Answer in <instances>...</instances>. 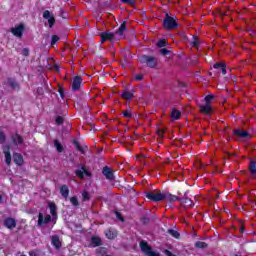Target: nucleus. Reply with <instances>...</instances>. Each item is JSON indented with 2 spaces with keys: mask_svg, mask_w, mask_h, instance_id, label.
I'll return each instance as SVG.
<instances>
[{
  "mask_svg": "<svg viewBox=\"0 0 256 256\" xmlns=\"http://www.w3.org/2000/svg\"><path fill=\"white\" fill-rule=\"evenodd\" d=\"M214 98L215 96L213 95L205 97V104L200 105L201 113H204V115H211L213 113V107H211V101H213Z\"/></svg>",
  "mask_w": 256,
  "mask_h": 256,
  "instance_id": "7ed1b4c3",
  "label": "nucleus"
},
{
  "mask_svg": "<svg viewBox=\"0 0 256 256\" xmlns=\"http://www.w3.org/2000/svg\"><path fill=\"white\" fill-rule=\"evenodd\" d=\"M56 123H57V125H61V123H63V117L58 116V117L56 118Z\"/></svg>",
  "mask_w": 256,
  "mask_h": 256,
  "instance_id": "4c0bfd02",
  "label": "nucleus"
},
{
  "mask_svg": "<svg viewBox=\"0 0 256 256\" xmlns=\"http://www.w3.org/2000/svg\"><path fill=\"white\" fill-rule=\"evenodd\" d=\"M122 3H128L129 5H133L135 3V0H121Z\"/></svg>",
  "mask_w": 256,
  "mask_h": 256,
  "instance_id": "a19ab883",
  "label": "nucleus"
},
{
  "mask_svg": "<svg viewBox=\"0 0 256 256\" xmlns=\"http://www.w3.org/2000/svg\"><path fill=\"white\" fill-rule=\"evenodd\" d=\"M182 203L185 205V207H193V200L189 198H183Z\"/></svg>",
  "mask_w": 256,
  "mask_h": 256,
  "instance_id": "bb28decb",
  "label": "nucleus"
},
{
  "mask_svg": "<svg viewBox=\"0 0 256 256\" xmlns=\"http://www.w3.org/2000/svg\"><path fill=\"white\" fill-rule=\"evenodd\" d=\"M91 243V247H99V245H101V238L99 236H93Z\"/></svg>",
  "mask_w": 256,
  "mask_h": 256,
  "instance_id": "a211bd4d",
  "label": "nucleus"
},
{
  "mask_svg": "<svg viewBox=\"0 0 256 256\" xmlns=\"http://www.w3.org/2000/svg\"><path fill=\"white\" fill-rule=\"evenodd\" d=\"M165 254L167 255V256H175L173 253H171V251H169V250H166L165 251Z\"/></svg>",
  "mask_w": 256,
  "mask_h": 256,
  "instance_id": "de8ad7c7",
  "label": "nucleus"
},
{
  "mask_svg": "<svg viewBox=\"0 0 256 256\" xmlns=\"http://www.w3.org/2000/svg\"><path fill=\"white\" fill-rule=\"evenodd\" d=\"M192 47H198L199 46V39L194 38V40L191 42Z\"/></svg>",
  "mask_w": 256,
  "mask_h": 256,
  "instance_id": "72a5a7b5",
  "label": "nucleus"
},
{
  "mask_svg": "<svg viewBox=\"0 0 256 256\" xmlns=\"http://www.w3.org/2000/svg\"><path fill=\"white\" fill-rule=\"evenodd\" d=\"M167 195H168L170 201H177V199H178L176 196H171V194L167 193ZM168 197L166 199H168Z\"/></svg>",
  "mask_w": 256,
  "mask_h": 256,
  "instance_id": "ea45409f",
  "label": "nucleus"
},
{
  "mask_svg": "<svg viewBox=\"0 0 256 256\" xmlns=\"http://www.w3.org/2000/svg\"><path fill=\"white\" fill-rule=\"evenodd\" d=\"M22 55H24V57H27L29 55V49L28 48H24L22 50Z\"/></svg>",
  "mask_w": 256,
  "mask_h": 256,
  "instance_id": "e433bc0d",
  "label": "nucleus"
},
{
  "mask_svg": "<svg viewBox=\"0 0 256 256\" xmlns=\"http://www.w3.org/2000/svg\"><path fill=\"white\" fill-rule=\"evenodd\" d=\"M4 225H5V227H7L8 229H15L17 223L15 222V219H13V218H7V219L4 221Z\"/></svg>",
  "mask_w": 256,
  "mask_h": 256,
  "instance_id": "ddd939ff",
  "label": "nucleus"
},
{
  "mask_svg": "<svg viewBox=\"0 0 256 256\" xmlns=\"http://www.w3.org/2000/svg\"><path fill=\"white\" fill-rule=\"evenodd\" d=\"M170 116L172 117V119L177 120V119H179L181 117V111L173 108Z\"/></svg>",
  "mask_w": 256,
  "mask_h": 256,
  "instance_id": "5701e85b",
  "label": "nucleus"
},
{
  "mask_svg": "<svg viewBox=\"0 0 256 256\" xmlns=\"http://www.w3.org/2000/svg\"><path fill=\"white\" fill-rule=\"evenodd\" d=\"M12 140L13 143H15L16 145H21V143H23V138L19 136V134H15L14 136H12Z\"/></svg>",
  "mask_w": 256,
  "mask_h": 256,
  "instance_id": "b1692460",
  "label": "nucleus"
},
{
  "mask_svg": "<svg viewBox=\"0 0 256 256\" xmlns=\"http://www.w3.org/2000/svg\"><path fill=\"white\" fill-rule=\"evenodd\" d=\"M76 175L80 179H83L85 177V175L89 176L91 174H89V172H87V170L84 167H82L81 169L76 170Z\"/></svg>",
  "mask_w": 256,
  "mask_h": 256,
  "instance_id": "dca6fc26",
  "label": "nucleus"
},
{
  "mask_svg": "<svg viewBox=\"0 0 256 256\" xmlns=\"http://www.w3.org/2000/svg\"><path fill=\"white\" fill-rule=\"evenodd\" d=\"M105 235H106L107 239H115V237H117V232H115L113 230H107L105 232Z\"/></svg>",
  "mask_w": 256,
  "mask_h": 256,
  "instance_id": "393cba45",
  "label": "nucleus"
},
{
  "mask_svg": "<svg viewBox=\"0 0 256 256\" xmlns=\"http://www.w3.org/2000/svg\"><path fill=\"white\" fill-rule=\"evenodd\" d=\"M195 247H198V249H205V247H207V244L205 242L198 241L195 243Z\"/></svg>",
  "mask_w": 256,
  "mask_h": 256,
  "instance_id": "c756f323",
  "label": "nucleus"
},
{
  "mask_svg": "<svg viewBox=\"0 0 256 256\" xmlns=\"http://www.w3.org/2000/svg\"><path fill=\"white\" fill-rule=\"evenodd\" d=\"M23 31H25V26H23V24L15 26L11 29V33L14 35V37H23Z\"/></svg>",
  "mask_w": 256,
  "mask_h": 256,
  "instance_id": "1a4fd4ad",
  "label": "nucleus"
},
{
  "mask_svg": "<svg viewBox=\"0 0 256 256\" xmlns=\"http://www.w3.org/2000/svg\"><path fill=\"white\" fill-rule=\"evenodd\" d=\"M1 201H3V196H1V194H0V203H1Z\"/></svg>",
  "mask_w": 256,
  "mask_h": 256,
  "instance_id": "8fccbe9b",
  "label": "nucleus"
},
{
  "mask_svg": "<svg viewBox=\"0 0 256 256\" xmlns=\"http://www.w3.org/2000/svg\"><path fill=\"white\" fill-rule=\"evenodd\" d=\"M0 143H5V134L0 131Z\"/></svg>",
  "mask_w": 256,
  "mask_h": 256,
  "instance_id": "58836bf2",
  "label": "nucleus"
},
{
  "mask_svg": "<svg viewBox=\"0 0 256 256\" xmlns=\"http://www.w3.org/2000/svg\"><path fill=\"white\" fill-rule=\"evenodd\" d=\"M60 193H61L62 197L67 199L69 197V187H67V185L61 186Z\"/></svg>",
  "mask_w": 256,
  "mask_h": 256,
  "instance_id": "f3484780",
  "label": "nucleus"
},
{
  "mask_svg": "<svg viewBox=\"0 0 256 256\" xmlns=\"http://www.w3.org/2000/svg\"><path fill=\"white\" fill-rule=\"evenodd\" d=\"M14 163L16 165H23V156L21 154H14L13 155Z\"/></svg>",
  "mask_w": 256,
  "mask_h": 256,
  "instance_id": "aec40b11",
  "label": "nucleus"
},
{
  "mask_svg": "<svg viewBox=\"0 0 256 256\" xmlns=\"http://www.w3.org/2000/svg\"><path fill=\"white\" fill-rule=\"evenodd\" d=\"M43 18L48 21L49 27L55 25V16L49 10L43 12Z\"/></svg>",
  "mask_w": 256,
  "mask_h": 256,
  "instance_id": "6e6552de",
  "label": "nucleus"
},
{
  "mask_svg": "<svg viewBox=\"0 0 256 256\" xmlns=\"http://www.w3.org/2000/svg\"><path fill=\"white\" fill-rule=\"evenodd\" d=\"M116 217L117 219H119L120 221H123V217H121V214L119 212H116Z\"/></svg>",
  "mask_w": 256,
  "mask_h": 256,
  "instance_id": "49530a36",
  "label": "nucleus"
},
{
  "mask_svg": "<svg viewBox=\"0 0 256 256\" xmlns=\"http://www.w3.org/2000/svg\"><path fill=\"white\" fill-rule=\"evenodd\" d=\"M234 133L235 135H238V137H242V139H247V137H250L249 133L244 130H235Z\"/></svg>",
  "mask_w": 256,
  "mask_h": 256,
  "instance_id": "6ab92c4d",
  "label": "nucleus"
},
{
  "mask_svg": "<svg viewBox=\"0 0 256 256\" xmlns=\"http://www.w3.org/2000/svg\"><path fill=\"white\" fill-rule=\"evenodd\" d=\"M140 248L147 256H161L158 252L153 251L151 246L145 241L140 242Z\"/></svg>",
  "mask_w": 256,
  "mask_h": 256,
  "instance_id": "20e7f679",
  "label": "nucleus"
},
{
  "mask_svg": "<svg viewBox=\"0 0 256 256\" xmlns=\"http://www.w3.org/2000/svg\"><path fill=\"white\" fill-rule=\"evenodd\" d=\"M249 170L252 173V175L256 174V160L250 161Z\"/></svg>",
  "mask_w": 256,
  "mask_h": 256,
  "instance_id": "a878e982",
  "label": "nucleus"
},
{
  "mask_svg": "<svg viewBox=\"0 0 256 256\" xmlns=\"http://www.w3.org/2000/svg\"><path fill=\"white\" fill-rule=\"evenodd\" d=\"M70 203H72V205L74 207H78L79 206V200H77V197H75V196L70 198Z\"/></svg>",
  "mask_w": 256,
  "mask_h": 256,
  "instance_id": "c85d7f7f",
  "label": "nucleus"
},
{
  "mask_svg": "<svg viewBox=\"0 0 256 256\" xmlns=\"http://www.w3.org/2000/svg\"><path fill=\"white\" fill-rule=\"evenodd\" d=\"M6 85L8 86V87H11V89H13L14 91H17V90H19V84L17 83V81H15L14 79H8L7 81H6Z\"/></svg>",
  "mask_w": 256,
  "mask_h": 256,
  "instance_id": "4468645a",
  "label": "nucleus"
},
{
  "mask_svg": "<svg viewBox=\"0 0 256 256\" xmlns=\"http://www.w3.org/2000/svg\"><path fill=\"white\" fill-rule=\"evenodd\" d=\"M125 29H127V22H123L114 34L111 32H103L101 34L102 43L105 41H115V39H123V33H125Z\"/></svg>",
  "mask_w": 256,
  "mask_h": 256,
  "instance_id": "f257e3e1",
  "label": "nucleus"
},
{
  "mask_svg": "<svg viewBox=\"0 0 256 256\" xmlns=\"http://www.w3.org/2000/svg\"><path fill=\"white\" fill-rule=\"evenodd\" d=\"M145 197L150 201L159 202V201H164V199H167L169 197V194L163 193L161 191H152V192H146Z\"/></svg>",
  "mask_w": 256,
  "mask_h": 256,
  "instance_id": "f03ea898",
  "label": "nucleus"
},
{
  "mask_svg": "<svg viewBox=\"0 0 256 256\" xmlns=\"http://www.w3.org/2000/svg\"><path fill=\"white\" fill-rule=\"evenodd\" d=\"M220 69H221L223 75L227 74V69L225 68V64H223V66Z\"/></svg>",
  "mask_w": 256,
  "mask_h": 256,
  "instance_id": "c03bdc74",
  "label": "nucleus"
},
{
  "mask_svg": "<svg viewBox=\"0 0 256 256\" xmlns=\"http://www.w3.org/2000/svg\"><path fill=\"white\" fill-rule=\"evenodd\" d=\"M52 245L56 249H60L61 248V241L59 240V236H53L52 237Z\"/></svg>",
  "mask_w": 256,
  "mask_h": 256,
  "instance_id": "412c9836",
  "label": "nucleus"
},
{
  "mask_svg": "<svg viewBox=\"0 0 256 256\" xmlns=\"http://www.w3.org/2000/svg\"><path fill=\"white\" fill-rule=\"evenodd\" d=\"M164 27L165 29H175L177 28V18L169 16L166 14L164 19Z\"/></svg>",
  "mask_w": 256,
  "mask_h": 256,
  "instance_id": "39448f33",
  "label": "nucleus"
},
{
  "mask_svg": "<svg viewBox=\"0 0 256 256\" xmlns=\"http://www.w3.org/2000/svg\"><path fill=\"white\" fill-rule=\"evenodd\" d=\"M81 83H83V80L81 79V77L76 76L72 82L73 91H79V89L81 88Z\"/></svg>",
  "mask_w": 256,
  "mask_h": 256,
  "instance_id": "9b49d317",
  "label": "nucleus"
},
{
  "mask_svg": "<svg viewBox=\"0 0 256 256\" xmlns=\"http://www.w3.org/2000/svg\"><path fill=\"white\" fill-rule=\"evenodd\" d=\"M123 115H124V117H126V119L131 118V111L125 110V111L123 112Z\"/></svg>",
  "mask_w": 256,
  "mask_h": 256,
  "instance_id": "c9c22d12",
  "label": "nucleus"
},
{
  "mask_svg": "<svg viewBox=\"0 0 256 256\" xmlns=\"http://www.w3.org/2000/svg\"><path fill=\"white\" fill-rule=\"evenodd\" d=\"M140 61L141 63H146L148 67H155L157 65V60L151 56H142Z\"/></svg>",
  "mask_w": 256,
  "mask_h": 256,
  "instance_id": "0eeeda50",
  "label": "nucleus"
},
{
  "mask_svg": "<svg viewBox=\"0 0 256 256\" xmlns=\"http://www.w3.org/2000/svg\"><path fill=\"white\" fill-rule=\"evenodd\" d=\"M84 201H87L89 199V193L83 192L82 194Z\"/></svg>",
  "mask_w": 256,
  "mask_h": 256,
  "instance_id": "79ce46f5",
  "label": "nucleus"
},
{
  "mask_svg": "<svg viewBox=\"0 0 256 256\" xmlns=\"http://www.w3.org/2000/svg\"><path fill=\"white\" fill-rule=\"evenodd\" d=\"M51 221V215L46 214L43 215V213H39L38 215V226L43 227V225H47Z\"/></svg>",
  "mask_w": 256,
  "mask_h": 256,
  "instance_id": "423d86ee",
  "label": "nucleus"
},
{
  "mask_svg": "<svg viewBox=\"0 0 256 256\" xmlns=\"http://www.w3.org/2000/svg\"><path fill=\"white\" fill-rule=\"evenodd\" d=\"M49 209H50V213L52 215V219L56 220L57 219V206L55 205L54 202H50L48 204Z\"/></svg>",
  "mask_w": 256,
  "mask_h": 256,
  "instance_id": "f8f14e48",
  "label": "nucleus"
},
{
  "mask_svg": "<svg viewBox=\"0 0 256 256\" xmlns=\"http://www.w3.org/2000/svg\"><path fill=\"white\" fill-rule=\"evenodd\" d=\"M54 147H56V149H57V151H59V153H61L63 151V146L57 140H55V142H54Z\"/></svg>",
  "mask_w": 256,
  "mask_h": 256,
  "instance_id": "cd10ccee",
  "label": "nucleus"
},
{
  "mask_svg": "<svg viewBox=\"0 0 256 256\" xmlns=\"http://www.w3.org/2000/svg\"><path fill=\"white\" fill-rule=\"evenodd\" d=\"M163 133H164L163 130H158V136L159 137H163Z\"/></svg>",
  "mask_w": 256,
  "mask_h": 256,
  "instance_id": "09e8293b",
  "label": "nucleus"
},
{
  "mask_svg": "<svg viewBox=\"0 0 256 256\" xmlns=\"http://www.w3.org/2000/svg\"><path fill=\"white\" fill-rule=\"evenodd\" d=\"M122 99H126L127 101L133 99V91H127V90H125V91L122 93Z\"/></svg>",
  "mask_w": 256,
  "mask_h": 256,
  "instance_id": "4be33fe9",
  "label": "nucleus"
},
{
  "mask_svg": "<svg viewBox=\"0 0 256 256\" xmlns=\"http://www.w3.org/2000/svg\"><path fill=\"white\" fill-rule=\"evenodd\" d=\"M168 233L172 235V237H175V239H179V232H177L176 230L170 229L168 230Z\"/></svg>",
  "mask_w": 256,
  "mask_h": 256,
  "instance_id": "7c9ffc66",
  "label": "nucleus"
},
{
  "mask_svg": "<svg viewBox=\"0 0 256 256\" xmlns=\"http://www.w3.org/2000/svg\"><path fill=\"white\" fill-rule=\"evenodd\" d=\"M241 233H243V228H241Z\"/></svg>",
  "mask_w": 256,
  "mask_h": 256,
  "instance_id": "3c124183",
  "label": "nucleus"
},
{
  "mask_svg": "<svg viewBox=\"0 0 256 256\" xmlns=\"http://www.w3.org/2000/svg\"><path fill=\"white\" fill-rule=\"evenodd\" d=\"M157 45H158L159 47H165V45H167V41H165V40H159L158 43H157Z\"/></svg>",
  "mask_w": 256,
  "mask_h": 256,
  "instance_id": "f704fd0d",
  "label": "nucleus"
},
{
  "mask_svg": "<svg viewBox=\"0 0 256 256\" xmlns=\"http://www.w3.org/2000/svg\"><path fill=\"white\" fill-rule=\"evenodd\" d=\"M3 152L7 165H11V153L9 152V147H4Z\"/></svg>",
  "mask_w": 256,
  "mask_h": 256,
  "instance_id": "2eb2a0df",
  "label": "nucleus"
},
{
  "mask_svg": "<svg viewBox=\"0 0 256 256\" xmlns=\"http://www.w3.org/2000/svg\"><path fill=\"white\" fill-rule=\"evenodd\" d=\"M223 65H224V64L216 63V64H214V69H221V67H222Z\"/></svg>",
  "mask_w": 256,
  "mask_h": 256,
  "instance_id": "37998d69",
  "label": "nucleus"
},
{
  "mask_svg": "<svg viewBox=\"0 0 256 256\" xmlns=\"http://www.w3.org/2000/svg\"><path fill=\"white\" fill-rule=\"evenodd\" d=\"M57 41H59V36L53 35L52 36L51 45H55V43H57Z\"/></svg>",
  "mask_w": 256,
  "mask_h": 256,
  "instance_id": "2f4dec72",
  "label": "nucleus"
},
{
  "mask_svg": "<svg viewBox=\"0 0 256 256\" xmlns=\"http://www.w3.org/2000/svg\"><path fill=\"white\" fill-rule=\"evenodd\" d=\"M160 53H161V55H169V53H171V51H169L166 48H162V49H160Z\"/></svg>",
  "mask_w": 256,
  "mask_h": 256,
  "instance_id": "473e14b6",
  "label": "nucleus"
},
{
  "mask_svg": "<svg viewBox=\"0 0 256 256\" xmlns=\"http://www.w3.org/2000/svg\"><path fill=\"white\" fill-rule=\"evenodd\" d=\"M136 81H141L143 79V75L142 74H138L135 76Z\"/></svg>",
  "mask_w": 256,
  "mask_h": 256,
  "instance_id": "a18cd8bd",
  "label": "nucleus"
},
{
  "mask_svg": "<svg viewBox=\"0 0 256 256\" xmlns=\"http://www.w3.org/2000/svg\"><path fill=\"white\" fill-rule=\"evenodd\" d=\"M102 173L104 177L108 179V181H113L115 179V176L113 175V171H111V168L107 166L103 168Z\"/></svg>",
  "mask_w": 256,
  "mask_h": 256,
  "instance_id": "9d476101",
  "label": "nucleus"
}]
</instances>
